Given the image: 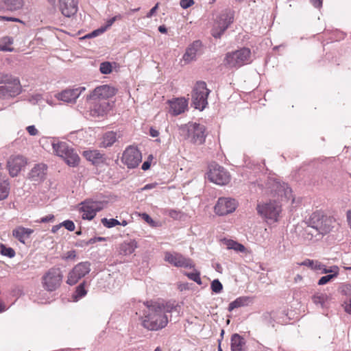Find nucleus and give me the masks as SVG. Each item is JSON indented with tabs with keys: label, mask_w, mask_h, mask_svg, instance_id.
<instances>
[{
	"label": "nucleus",
	"mask_w": 351,
	"mask_h": 351,
	"mask_svg": "<svg viewBox=\"0 0 351 351\" xmlns=\"http://www.w3.org/2000/svg\"><path fill=\"white\" fill-rule=\"evenodd\" d=\"M137 247V243L135 240L125 241L120 245L119 253L125 256L132 254Z\"/></svg>",
	"instance_id": "nucleus-30"
},
{
	"label": "nucleus",
	"mask_w": 351,
	"mask_h": 351,
	"mask_svg": "<svg viewBox=\"0 0 351 351\" xmlns=\"http://www.w3.org/2000/svg\"><path fill=\"white\" fill-rule=\"evenodd\" d=\"M341 291L343 295L351 296V285L344 284L341 287Z\"/></svg>",
	"instance_id": "nucleus-43"
},
{
	"label": "nucleus",
	"mask_w": 351,
	"mask_h": 351,
	"mask_svg": "<svg viewBox=\"0 0 351 351\" xmlns=\"http://www.w3.org/2000/svg\"><path fill=\"white\" fill-rule=\"evenodd\" d=\"M208 178L210 182L219 185H226L230 181L228 173L217 164L210 165Z\"/></svg>",
	"instance_id": "nucleus-10"
},
{
	"label": "nucleus",
	"mask_w": 351,
	"mask_h": 351,
	"mask_svg": "<svg viewBox=\"0 0 351 351\" xmlns=\"http://www.w3.org/2000/svg\"><path fill=\"white\" fill-rule=\"evenodd\" d=\"M54 219V215H49L47 216H45L44 217L40 218L39 220L36 221L38 223H47L49 221H53Z\"/></svg>",
	"instance_id": "nucleus-47"
},
{
	"label": "nucleus",
	"mask_w": 351,
	"mask_h": 351,
	"mask_svg": "<svg viewBox=\"0 0 351 351\" xmlns=\"http://www.w3.org/2000/svg\"><path fill=\"white\" fill-rule=\"evenodd\" d=\"M27 164L26 159L22 156H12L7 162L9 173L12 177L16 176L21 169Z\"/></svg>",
	"instance_id": "nucleus-19"
},
{
	"label": "nucleus",
	"mask_w": 351,
	"mask_h": 351,
	"mask_svg": "<svg viewBox=\"0 0 351 351\" xmlns=\"http://www.w3.org/2000/svg\"><path fill=\"white\" fill-rule=\"evenodd\" d=\"M307 226L305 232L313 237L324 235L329 233L334 228L336 220L331 216H328L320 210L313 212L308 219L304 221Z\"/></svg>",
	"instance_id": "nucleus-2"
},
{
	"label": "nucleus",
	"mask_w": 351,
	"mask_h": 351,
	"mask_svg": "<svg viewBox=\"0 0 351 351\" xmlns=\"http://www.w3.org/2000/svg\"><path fill=\"white\" fill-rule=\"evenodd\" d=\"M180 134L191 143L202 145L206 138V128L204 125L195 122H189L180 127Z\"/></svg>",
	"instance_id": "nucleus-5"
},
{
	"label": "nucleus",
	"mask_w": 351,
	"mask_h": 351,
	"mask_svg": "<svg viewBox=\"0 0 351 351\" xmlns=\"http://www.w3.org/2000/svg\"><path fill=\"white\" fill-rule=\"evenodd\" d=\"M117 90L109 85H102L94 89V90L87 96V99H106L114 96Z\"/></svg>",
	"instance_id": "nucleus-18"
},
{
	"label": "nucleus",
	"mask_w": 351,
	"mask_h": 351,
	"mask_svg": "<svg viewBox=\"0 0 351 351\" xmlns=\"http://www.w3.org/2000/svg\"><path fill=\"white\" fill-rule=\"evenodd\" d=\"M63 275L60 268L52 267L42 278L43 286L47 291H56L60 287Z\"/></svg>",
	"instance_id": "nucleus-9"
},
{
	"label": "nucleus",
	"mask_w": 351,
	"mask_h": 351,
	"mask_svg": "<svg viewBox=\"0 0 351 351\" xmlns=\"http://www.w3.org/2000/svg\"><path fill=\"white\" fill-rule=\"evenodd\" d=\"M186 275L190 280L197 282L199 285H202L200 273L199 271H195L194 272L186 273Z\"/></svg>",
	"instance_id": "nucleus-37"
},
{
	"label": "nucleus",
	"mask_w": 351,
	"mask_h": 351,
	"mask_svg": "<svg viewBox=\"0 0 351 351\" xmlns=\"http://www.w3.org/2000/svg\"><path fill=\"white\" fill-rule=\"evenodd\" d=\"M142 216H143V219L147 223L153 222L152 219L150 217V216L149 215H147L146 213H143Z\"/></svg>",
	"instance_id": "nucleus-59"
},
{
	"label": "nucleus",
	"mask_w": 351,
	"mask_h": 351,
	"mask_svg": "<svg viewBox=\"0 0 351 351\" xmlns=\"http://www.w3.org/2000/svg\"><path fill=\"white\" fill-rule=\"evenodd\" d=\"M85 87L80 86L73 89H66L58 93L57 98L61 101L69 103L74 102L80 97Z\"/></svg>",
	"instance_id": "nucleus-22"
},
{
	"label": "nucleus",
	"mask_w": 351,
	"mask_h": 351,
	"mask_svg": "<svg viewBox=\"0 0 351 351\" xmlns=\"http://www.w3.org/2000/svg\"><path fill=\"white\" fill-rule=\"evenodd\" d=\"M86 294V291L84 288V282H83L77 287L75 297V298H81L85 296Z\"/></svg>",
	"instance_id": "nucleus-40"
},
{
	"label": "nucleus",
	"mask_w": 351,
	"mask_h": 351,
	"mask_svg": "<svg viewBox=\"0 0 351 351\" xmlns=\"http://www.w3.org/2000/svg\"><path fill=\"white\" fill-rule=\"evenodd\" d=\"M95 242H97V238L96 237L91 238L88 241L85 242V245H88L95 243Z\"/></svg>",
	"instance_id": "nucleus-64"
},
{
	"label": "nucleus",
	"mask_w": 351,
	"mask_h": 351,
	"mask_svg": "<svg viewBox=\"0 0 351 351\" xmlns=\"http://www.w3.org/2000/svg\"><path fill=\"white\" fill-rule=\"evenodd\" d=\"M22 91L18 77L8 73H0V98L14 97Z\"/></svg>",
	"instance_id": "nucleus-4"
},
{
	"label": "nucleus",
	"mask_w": 351,
	"mask_h": 351,
	"mask_svg": "<svg viewBox=\"0 0 351 351\" xmlns=\"http://www.w3.org/2000/svg\"><path fill=\"white\" fill-rule=\"evenodd\" d=\"M335 278V274H328L322 276L318 281L319 285H324L330 282L332 278Z\"/></svg>",
	"instance_id": "nucleus-41"
},
{
	"label": "nucleus",
	"mask_w": 351,
	"mask_h": 351,
	"mask_svg": "<svg viewBox=\"0 0 351 351\" xmlns=\"http://www.w3.org/2000/svg\"><path fill=\"white\" fill-rule=\"evenodd\" d=\"M26 130L31 136H36L38 134V131L34 125H29Z\"/></svg>",
	"instance_id": "nucleus-48"
},
{
	"label": "nucleus",
	"mask_w": 351,
	"mask_h": 351,
	"mask_svg": "<svg viewBox=\"0 0 351 351\" xmlns=\"http://www.w3.org/2000/svg\"><path fill=\"white\" fill-rule=\"evenodd\" d=\"M0 21H13L22 23V21L18 18L0 16Z\"/></svg>",
	"instance_id": "nucleus-49"
},
{
	"label": "nucleus",
	"mask_w": 351,
	"mask_h": 351,
	"mask_svg": "<svg viewBox=\"0 0 351 351\" xmlns=\"http://www.w3.org/2000/svg\"><path fill=\"white\" fill-rule=\"evenodd\" d=\"M51 146L53 154L62 158L69 166L76 167L78 165L80 160V156L66 142L53 138Z\"/></svg>",
	"instance_id": "nucleus-3"
},
{
	"label": "nucleus",
	"mask_w": 351,
	"mask_h": 351,
	"mask_svg": "<svg viewBox=\"0 0 351 351\" xmlns=\"http://www.w3.org/2000/svg\"><path fill=\"white\" fill-rule=\"evenodd\" d=\"M0 51H13L14 48L12 47L5 46L3 45H0Z\"/></svg>",
	"instance_id": "nucleus-56"
},
{
	"label": "nucleus",
	"mask_w": 351,
	"mask_h": 351,
	"mask_svg": "<svg viewBox=\"0 0 351 351\" xmlns=\"http://www.w3.org/2000/svg\"><path fill=\"white\" fill-rule=\"evenodd\" d=\"M236 242L237 241H234L231 239H224V243L227 246V248L229 250H233V248L234 247V246H235L234 244L236 243Z\"/></svg>",
	"instance_id": "nucleus-50"
},
{
	"label": "nucleus",
	"mask_w": 351,
	"mask_h": 351,
	"mask_svg": "<svg viewBox=\"0 0 351 351\" xmlns=\"http://www.w3.org/2000/svg\"><path fill=\"white\" fill-rule=\"evenodd\" d=\"M117 134L110 131L105 133L103 136V140L101 143V147H108L112 146L117 141Z\"/></svg>",
	"instance_id": "nucleus-31"
},
{
	"label": "nucleus",
	"mask_w": 351,
	"mask_h": 351,
	"mask_svg": "<svg viewBox=\"0 0 351 351\" xmlns=\"http://www.w3.org/2000/svg\"><path fill=\"white\" fill-rule=\"evenodd\" d=\"M149 134L152 136V137H156L159 135V132L157 130H155L152 128H150V130H149Z\"/></svg>",
	"instance_id": "nucleus-58"
},
{
	"label": "nucleus",
	"mask_w": 351,
	"mask_h": 351,
	"mask_svg": "<svg viewBox=\"0 0 351 351\" xmlns=\"http://www.w3.org/2000/svg\"><path fill=\"white\" fill-rule=\"evenodd\" d=\"M158 5H159V4H158V3H156V5H154V7H153V8H152L149 11V12H148V13L147 14V15H146V16H147V18H151L152 16H154V15L156 14V11H157V10H158Z\"/></svg>",
	"instance_id": "nucleus-52"
},
{
	"label": "nucleus",
	"mask_w": 351,
	"mask_h": 351,
	"mask_svg": "<svg viewBox=\"0 0 351 351\" xmlns=\"http://www.w3.org/2000/svg\"><path fill=\"white\" fill-rule=\"evenodd\" d=\"M237 207V202L234 199L230 197H220L215 206V212L220 216L226 215L235 210Z\"/></svg>",
	"instance_id": "nucleus-15"
},
{
	"label": "nucleus",
	"mask_w": 351,
	"mask_h": 351,
	"mask_svg": "<svg viewBox=\"0 0 351 351\" xmlns=\"http://www.w3.org/2000/svg\"><path fill=\"white\" fill-rule=\"evenodd\" d=\"M101 223L106 228H110L119 224V221L116 219H101Z\"/></svg>",
	"instance_id": "nucleus-36"
},
{
	"label": "nucleus",
	"mask_w": 351,
	"mask_h": 351,
	"mask_svg": "<svg viewBox=\"0 0 351 351\" xmlns=\"http://www.w3.org/2000/svg\"><path fill=\"white\" fill-rule=\"evenodd\" d=\"M144 308L141 317L142 326L148 330L156 331L164 328L168 324L167 313L171 311L169 307L156 301L149 300L143 303Z\"/></svg>",
	"instance_id": "nucleus-1"
},
{
	"label": "nucleus",
	"mask_w": 351,
	"mask_h": 351,
	"mask_svg": "<svg viewBox=\"0 0 351 351\" xmlns=\"http://www.w3.org/2000/svg\"><path fill=\"white\" fill-rule=\"evenodd\" d=\"M328 273H332V274H335V277L337 276L339 274V267L337 266H332L330 269H328Z\"/></svg>",
	"instance_id": "nucleus-55"
},
{
	"label": "nucleus",
	"mask_w": 351,
	"mask_h": 351,
	"mask_svg": "<svg viewBox=\"0 0 351 351\" xmlns=\"http://www.w3.org/2000/svg\"><path fill=\"white\" fill-rule=\"evenodd\" d=\"M90 271V263L88 261L77 264L68 274L66 283L74 285Z\"/></svg>",
	"instance_id": "nucleus-11"
},
{
	"label": "nucleus",
	"mask_w": 351,
	"mask_h": 351,
	"mask_svg": "<svg viewBox=\"0 0 351 351\" xmlns=\"http://www.w3.org/2000/svg\"><path fill=\"white\" fill-rule=\"evenodd\" d=\"M61 225L69 231H73L75 227L74 223L71 220L64 221L61 223Z\"/></svg>",
	"instance_id": "nucleus-42"
},
{
	"label": "nucleus",
	"mask_w": 351,
	"mask_h": 351,
	"mask_svg": "<svg viewBox=\"0 0 351 351\" xmlns=\"http://www.w3.org/2000/svg\"><path fill=\"white\" fill-rule=\"evenodd\" d=\"M312 300L314 304L316 305L319 304L323 307L327 300V295L324 293L315 294L312 297Z\"/></svg>",
	"instance_id": "nucleus-35"
},
{
	"label": "nucleus",
	"mask_w": 351,
	"mask_h": 351,
	"mask_svg": "<svg viewBox=\"0 0 351 351\" xmlns=\"http://www.w3.org/2000/svg\"><path fill=\"white\" fill-rule=\"evenodd\" d=\"M58 6L64 16L71 17L77 11V0H59Z\"/></svg>",
	"instance_id": "nucleus-23"
},
{
	"label": "nucleus",
	"mask_w": 351,
	"mask_h": 351,
	"mask_svg": "<svg viewBox=\"0 0 351 351\" xmlns=\"http://www.w3.org/2000/svg\"><path fill=\"white\" fill-rule=\"evenodd\" d=\"M0 252L3 256L9 258H13L15 256V252L12 247H6L4 244H0Z\"/></svg>",
	"instance_id": "nucleus-34"
},
{
	"label": "nucleus",
	"mask_w": 351,
	"mask_h": 351,
	"mask_svg": "<svg viewBox=\"0 0 351 351\" xmlns=\"http://www.w3.org/2000/svg\"><path fill=\"white\" fill-rule=\"evenodd\" d=\"M311 2L315 8H319L322 5V0H311Z\"/></svg>",
	"instance_id": "nucleus-57"
},
{
	"label": "nucleus",
	"mask_w": 351,
	"mask_h": 351,
	"mask_svg": "<svg viewBox=\"0 0 351 351\" xmlns=\"http://www.w3.org/2000/svg\"><path fill=\"white\" fill-rule=\"evenodd\" d=\"M210 90L204 82H197L192 95V105L195 108L203 110L208 104V96Z\"/></svg>",
	"instance_id": "nucleus-8"
},
{
	"label": "nucleus",
	"mask_w": 351,
	"mask_h": 351,
	"mask_svg": "<svg viewBox=\"0 0 351 351\" xmlns=\"http://www.w3.org/2000/svg\"><path fill=\"white\" fill-rule=\"evenodd\" d=\"M246 341L243 337L237 333L232 335L230 339L231 351H245Z\"/></svg>",
	"instance_id": "nucleus-27"
},
{
	"label": "nucleus",
	"mask_w": 351,
	"mask_h": 351,
	"mask_svg": "<svg viewBox=\"0 0 351 351\" xmlns=\"http://www.w3.org/2000/svg\"><path fill=\"white\" fill-rule=\"evenodd\" d=\"M99 70L103 74H109L112 72V65L109 62L101 63Z\"/></svg>",
	"instance_id": "nucleus-38"
},
{
	"label": "nucleus",
	"mask_w": 351,
	"mask_h": 351,
	"mask_svg": "<svg viewBox=\"0 0 351 351\" xmlns=\"http://www.w3.org/2000/svg\"><path fill=\"white\" fill-rule=\"evenodd\" d=\"M164 260L177 267H194V265L191 258H186L178 252H166L165 253Z\"/></svg>",
	"instance_id": "nucleus-13"
},
{
	"label": "nucleus",
	"mask_w": 351,
	"mask_h": 351,
	"mask_svg": "<svg viewBox=\"0 0 351 351\" xmlns=\"http://www.w3.org/2000/svg\"><path fill=\"white\" fill-rule=\"evenodd\" d=\"M233 22V14L230 12L221 13L216 23L215 29L213 30V36L215 38H220L228 26Z\"/></svg>",
	"instance_id": "nucleus-17"
},
{
	"label": "nucleus",
	"mask_w": 351,
	"mask_h": 351,
	"mask_svg": "<svg viewBox=\"0 0 351 351\" xmlns=\"http://www.w3.org/2000/svg\"><path fill=\"white\" fill-rule=\"evenodd\" d=\"M47 165L43 163L36 165L28 173V179L36 184L45 179Z\"/></svg>",
	"instance_id": "nucleus-21"
},
{
	"label": "nucleus",
	"mask_w": 351,
	"mask_h": 351,
	"mask_svg": "<svg viewBox=\"0 0 351 351\" xmlns=\"http://www.w3.org/2000/svg\"><path fill=\"white\" fill-rule=\"evenodd\" d=\"M33 232L34 230L32 229L23 226H18L12 230V235L21 243L24 244L25 243V240L29 239Z\"/></svg>",
	"instance_id": "nucleus-26"
},
{
	"label": "nucleus",
	"mask_w": 351,
	"mask_h": 351,
	"mask_svg": "<svg viewBox=\"0 0 351 351\" xmlns=\"http://www.w3.org/2000/svg\"><path fill=\"white\" fill-rule=\"evenodd\" d=\"M24 4V0H0V9L16 12L22 10Z\"/></svg>",
	"instance_id": "nucleus-24"
},
{
	"label": "nucleus",
	"mask_w": 351,
	"mask_h": 351,
	"mask_svg": "<svg viewBox=\"0 0 351 351\" xmlns=\"http://www.w3.org/2000/svg\"><path fill=\"white\" fill-rule=\"evenodd\" d=\"M62 226V225H61V223L60 224H58V225H56V226H53L51 228V232L53 233H56L58 232V230Z\"/></svg>",
	"instance_id": "nucleus-62"
},
{
	"label": "nucleus",
	"mask_w": 351,
	"mask_h": 351,
	"mask_svg": "<svg viewBox=\"0 0 351 351\" xmlns=\"http://www.w3.org/2000/svg\"><path fill=\"white\" fill-rule=\"evenodd\" d=\"M150 165H151V164L149 161H145L143 163L141 168L143 170L145 171V170H147L149 169Z\"/></svg>",
	"instance_id": "nucleus-60"
},
{
	"label": "nucleus",
	"mask_w": 351,
	"mask_h": 351,
	"mask_svg": "<svg viewBox=\"0 0 351 351\" xmlns=\"http://www.w3.org/2000/svg\"><path fill=\"white\" fill-rule=\"evenodd\" d=\"M179 215V213L175 210H171L169 211V216L172 218H177Z\"/></svg>",
	"instance_id": "nucleus-61"
},
{
	"label": "nucleus",
	"mask_w": 351,
	"mask_h": 351,
	"mask_svg": "<svg viewBox=\"0 0 351 351\" xmlns=\"http://www.w3.org/2000/svg\"><path fill=\"white\" fill-rule=\"evenodd\" d=\"M76 256V253L75 250H71L66 252L65 259H73Z\"/></svg>",
	"instance_id": "nucleus-53"
},
{
	"label": "nucleus",
	"mask_w": 351,
	"mask_h": 351,
	"mask_svg": "<svg viewBox=\"0 0 351 351\" xmlns=\"http://www.w3.org/2000/svg\"><path fill=\"white\" fill-rule=\"evenodd\" d=\"M10 193V183L7 180L0 178V200L6 199Z\"/></svg>",
	"instance_id": "nucleus-32"
},
{
	"label": "nucleus",
	"mask_w": 351,
	"mask_h": 351,
	"mask_svg": "<svg viewBox=\"0 0 351 351\" xmlns=\"http://www.w3.org/2000/svg\"><path fill=\"white\" fill-rule=\"evenodd\" d=\"M202 53V43L199 40L193 41L186 49L182 56L185 63H189L197 59V56Z\"/></svg>",
	"instance_id": "nucleus-20"
},
{
	"label": "nucleus",
	"mask_w": 351,
	"mask_h": 351,
	"mask_svg": "<svg viewBox=\"0 0 351 351\" xmlns=\"http://www.w3.org/2000/svg\"><path fill=\"white\" fill-rule=\"evenodd\" d=\"M13 42H14V40L12 37L5 36L1 39L0 45H3L5 46L10 47V45L13 44Z\"/></svg>",
	"instance_id": "nucleus-44"
},
{
	"label": "nucleus",
	"mask_w": 351,
	"mask_h": 351,
	"mask_svg": "<svg viewBox=\"0 0 351 351\" xmlns=\"http://www.w3.org/2000/svg\"><path fill=\"white\" fill-rule=\"evenodd\" d=\"M256 210L258 215L266 220L267 223H274L279 220L282 206L276 200H269L258 204Z\"/></svg>",
	"instance_id": "nucleus-6"
},
{
	"label": "nucleus",
	"mask_w": 351,
	"mask_h": 351,
	"mask_svg": "<svg viewBox=\"0 0 351 351\" xmlns=\"http://www.w3.org/2000/svg\"><path fill=\"white\" fill-rule=\"evenodd\" d=\"M344 309L346 312L351 314V299L348 302H344Z\"/></svg>",
	"instance_id": "nucleus-54"
},
{
	"label": "nucleus",
	"mask_w": 351,
	"mask_h": 351,
	"mask_svg": "<svg viewBox=\"0 0 351 351\" xmlns=\"http://www.w3.org/2000/svg\"><path fill=\"white\" fill-rule=\"evenodd\" d=\"M211 289L214 293H219L222 291L223 285L219 280H214L211 282Z\"/></svg>",
	"instance_id": "nucleus-39"
},
{
	"label": "nucleus",
	"mask_w": 351,
	"mask_h": 351,
	"mask_svg": "<svg viewBox=\"0 0 351 351\" xmlns=\"http://www.w3.org/2000/svg\"><path fill=\"white\" fill-rule=\"evenodd\" d=\"M251 51L243 47L226 55L224 64L228 68H239L250 62Z\"/></svg>",
	"instance_id": "nucleus-7"
},
{
	"label": "nucleus",
	"mask_w": 351,
	"mask_h": 351,
	"mask_svg": "<svg viewBox=\"0 0 351 351\" xmlns=\"http://www.w3.org/2000/svg\"><path fill=\"white\" fill-rule=\"evenodd\" d=\"M99 106H102V108H103L102 112H105V110H107V109L108 108V107H109V104H108V102H107V101H104V102H103L102 104H101L99 105Z\"/></svg>",
	"instance_id": "nucleus-63"
},
{
	"label": "nucleus",
	"mask_w": 351,
	"mask_h": 351,
	"mask_svg": "<svg viewBox=\"0 0 351 351\" xmlns=\"http://www.w3.org/2000/svg\"><path fill=\"white\" fill-rule=\"evenodd\" d=\"M234 245L235 246H234V247L233 248V250H235L236 252H244L245 251V247L243 245L236 242Z\"/></svg>",
	"instance_id": "nucleus-51"
},
{
	"label": "nucleus",
	"mask_w": 351,
	"mask_h": 351,
	"mask_svg": "<svg viewBox=\"0 0 351 351\" xmlns=\"http://www.w3.org/2000/svg\"><path fill=\"white\" fill-rule=\"evenodd\" d=\"M106 30V28L101 27L96 30L93 31L91 33L86 35L84 38H93L99 36Z\"/></svg>",
	"instance_id": "nucleus-45"
},
{
	"label": "nucleus",
	"mask_w": 351,
	"mask_h": 351,
	"mask_svg": "<svg viewBox=\"0 0 351 351\" xmlns=\"http://www.w3.org/2000/svg\"><path fill=\"white\" fill-rule=\"evenodd\" d=\"M169 112L173 115H178L184 112L187 107V101L184 98H178L171 101Z\"/></svg>",
	"instance_id": "nucleus-25"
},
{
	"label": "nucleus",
	"mask_w": 351,
	"mask_h": 351,
	"mask_svg": "<svg viewBox=\"0 0 351 351\" xmlns=\"http://www.w3.org/2000/svg\"><path fill=\"white\" fill-rule=\"evenodd\" d=\"M84 157L93 165H99L103 163L106 160L104 154L98 150H88L84 152Z\"/></svg>",
	"instance_id": "nucleus-28"
},
{
	"label": "nucleus",
	"mask_w": 351,
	"mask_h": 351,
	"mask_svg": "<svg viewBox=\"0 0 351 351\" xmlns=\"http://www.w3.org/2000/svg\"><path fill=\"white\" fill-rule=\"evenodd\" d=\"M252 302V298L249 296H241L229 304L228 310L232 311L234 308L249 305Z\"/></svg>",
	"instance_id": "nucleus-29"
},
{
	"label": "nucleus",
	"mask_w": 351,
	"mask_h": 351,
	"mask_svg": "<svg viewBox=\"0 0 351 351\" xmlns=\"http://www.w3.org/2000/svg\"><path fill=\"white\" fill-rule=\"evenodd\" d=\"M194 3L193 0H180V5L184 8L186 9Z\"/></svg>",
	"instance_id": "nucleus-46"
},
{
	"label": "nucleus",
	"mask_w": 351,
	"mask_h": 351,
	"mask_svg": "<svg viewBox=\"0 0 351 351\" xmlns=\"http://www.w3.org/2000/svg\"><path fill=\"white\" fill-rule=\"evenodd\" d=\"M142 160L141 152L134 146L128 147L123 152L121 161L128 168L134 169L138 166Z\"/></svg>",
	"instance_id": "nucleus-12"
},
{
	"label": "nucleus",
	"mask_w": 351,
	"mask_h": 351,
	"mask_svg": "<svg viewBox=\"0 0 351 351\" xmlns=\"http://www.w3.org/2000/svg\"><path fill=\"white\" fill-rule=\"evenodd\" d=\"M300 265L306 266L311 268L313 270L319 271L322 269L324 265L318 261H314L311 259H306L300 263Z\"/></svg>",
	"instance_id": "nucleus-33"
},
{
	"label": "nucleus",
	"mask_w": 351,
	"mask_h": 351,
	"mask_svg": "<svg viewBox=\"0 0 351 351\" xmlns=\"http://www.w3.org/2000/svg\"><path fill=\"white\" fill-rule=\"evenodd\" d=\"M81 211L83 213L82 218L88 220L93 219L96 213L104 208V204L101 202L86 200L82 203Z\"/></svg>",
	"instance_id": "nucleus-16"
},
{
	"label": "nucleus",
	"mask_w": 351,
	"mask_h": 351,
	"mask_svg": "<svg viewBox=\"0 0 351 351\" xmlns=\"http://www.w3.org/2000/svg\"><path fill=\"white\" fill-rule=\"evenodd\" d=\"M268 185L274 197L277 196L281 200H283V198L289 199L291 197V189L286 183L272 180L269 182Z\"/></svg>",
	"instance_id": "nucleus-14"
}]
</instances>
